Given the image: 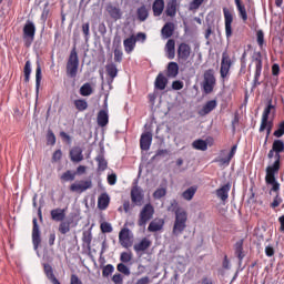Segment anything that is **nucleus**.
I'll return each mask as SVG.
<instances>
[{
    "mask_svg": "<svg viewBox=\"0 0 284 284\" xmlns=\"http://www.w3.org/2000/svg\"><path fill=\"white\" fill-rule=\"evenodd\" d=\"M175 220L173 223L172 234L173 236H181L187 230V211L183 207H178L174 211Z\"/></svg>",
    "mask_w": 284,
    "mask_h": 284,
    "instance_id": "f257e3e1",
    "label": "nucleus"
},
{
    "mask_svg": "<svg viewBox=\"0 0 284 284\" xmlns=\"http://www.w3.org/2000/svg\"><path fill=\"white\" fill-rule=\"evenodd\" d=\"M278 170H281L278 162H274L273 165L266 168L265 183L272 185L271 192H281V184L276 181Z\"/></svg>",
    "mask_w": 284,
    "mask_h": 284,
    "instance_id": "f03ea898",
    "label": "nucleus"
},
{
    "mask_svg": "<svg viewBox=\"0 0 284 284\" xmlns=\"http://www.w3.org/2000/svg\"><path fill=\"white\" fill-rule=\"evenodd\" d=\"M77 74H79V53L77 47H73L67 61V77L77 79Z\"/></svg>",
    "mask_w": 284,
    "mask_h": 284,
    "instance_id": "7ed1b4c3",
    "label": "nucleus"
},
{
    "mask_svg": "<svg viewBox=\"0 0 284 284\" xmlns=\"http://www.w3.org/2000/svg\"><path fill=\"white\" fill-rule=\"evenodd\" d=\"M216 87V77L214 75V69L204 71L202 88L205 94H212Z\"/></svg>",
    "mask_w": 284,
    "mask_h": 284,
    "instance_id": "20e7f679",
    "label": "nucleus"
},
{
    "mask_svg": "<svg viewBox=\"0 0 284 284\" xmlns=\"http://www.w3.org/2000/svg\"><path fill=\"white\" fill-rule=\"evenodd\" d=\"M232 65H234V60L230 55V52H227V50L223 51L220 67V77L223 79V81L230 77V70H232Z\"/></svg>",
    "mask_w": 284,
    "mask_h": 284,
    "instance_id": "39448f33",
    "label": "nucleus"
},
{
    "mask_svg": "<svg viewBox=\"0 0 284 284\" xmlns=\"http://www.w3.org/2000/svg\"><path fill=\"white\" fill-rule=\"evenodd\" d=\"M153 216H154V206H152V204L150 203L145 204L140 212L138 225L140 227L148 225V222L152 221Z\"/></svg>",
    "mask_w": 284,
    "mask_h": 284,
    "instance_id": "423d86ee",
    "label": "nucleus"
},
{
    "mask_svg": "<svg viewBox=\"0 0 284 284\" xmlns=\"http://www.w3.org/2000/svg\"><path fill=\"white\" fill-rule=\"evenodd\" d=\"M253 61L255 63V74H254L253 83L256 88L261 85V81L258 80L261 79V73L263 72V54L261 53V51L255 52L253 54Z\"/></svg>",
    "mask_w": 284,
    "mask_h": 284,
    "instance_id": "0eeeda50",
    "label": "nucleus"
},
{
    "mask_svg": "<svg viewBox=\"0 0 284 284\" xmlns=\"http://www.w3.org/2000/svg\"><path fill=\"white\" fill-rule=\"evenodd\" d=\"M223 16H224L225 37L226 39H232V34H233L232 23H234V13L227 7H224Z\"/></svg>",
    "mask_w": 284,
    "mask_h": 284,
    "instance_id": "6e6552de",
    "label": "nucleus"
},
{
    "mask_svg": "<svg viewBox=\"0 0 284 284\" xmlns=\"http://www.w3.org/2000/svg\"><path fill=\"white\" fill-rule=\"evenodd\" d=\"M70 192H77L78 194H83L88 190H92V180H80L72 183L69 187Z\"/></svg>",
    "mask_w": 284,
    "mask_h": 284,
    "instance_id": "1a4fd4ad",
    "label": "nucleus"
},
{
    "mask_svg": "<svg viewBox=\"0 0 284 284\" xmlns=\"http://www.w3.org/2000/svg\"><path fill=\"white\" fill-rule=\"evenodd\" d=\"M145 199V194L143 193V189L141 186L135 185L131 189V202L133 205L141 207L143 205V201Z\"/></svg>",
    "mask_w": 284,
    "mask_h": 284,
    "instance_id": "9d476101",
    "label": "nucleus"
},
{
    "mask_svg": "<svg viewBox=\"0 0 284 284\" xmlns=\"http://www.w3.org/2000/svg\"><path fill=\"white\" fill-rule=\"evenodd\" d=\"M22 32L24 41H29L30 45V43L34 41V36L37 34V27L34 26V22L28 20L22 29Z\"/></svg>",
    "mask_w": 284,
    "mask_h": 284,
    "instance_id": "9b49d317",
    "label": "nucleus"
},
{
    "mask_svg": "<svg viewBox=\"0 0 284 284\" xmlns=\"http://www.w3.org/2000/svg\"><path fill=\"white\" fill-rule=\"evenodd\" d=\"M179 12V0H169L164 7V17L174 19Z\"/></svg>",
    "mask_w": 284,
    "mask_h": 284,
    "instance_id": "f8f14e48",
    "label": "nucleus"
},
{
    "mask_svg": "<svg viewBox=\"0 0 284 284\" xmlns=\"http://www.w3.org/2000/svg\"><path fill=\"white\" fill-rule=\"evenodd\" d=\"M119 241L122 247H132V236H130V229L124 227L120 231Z\"/></svg>",
    "mask_w": 284,
    "mask_h": 284,
    "instance_id": "ddd939ff",
    "label": "nucleus"
},
{
    "mask_svg": "<svg viewBox=\"0 0 284 284\" xmlns=\"http://www.w3.org/2000/svg\"><path fill=\"white\" fill-rule=\"evenodd\" d=\"M32 243L34 250H39V245H41V231L39 230V223L37 222V217L32 220Z\"/></svg>",
    "mask_w": 284,
    "mask_h": 284,
    "instance_id": "4468645a",
    "label": "nucleus"
},
{
    "mask_svg": "<svg viewBox=\"0 0 284 284\" xmlns=\"http://www.w3.org/2000/svg\"><path fill=\"white\" fill-rule=\"evenodd\" d=\"M68 207L61 209L57 207L50 211L51 221H54V223H61L62 221H65Z\"/></svg>",
    "mask_w": 284,
    "mask_h": 284,
    "instance_id": "2eb2a0df",
    "label": "nucleus"
},
{
    "mask_svg": "<svg viewBox=\"0 0 284 284\" xmlns=\"http://www.w3.org/2000/svg\"><path fill=\"white\" fill-rule=\"evenodd\" d=\"M190 54H192V48L190 44L182 42L178 48V59H180V61H187Z\"/></svg>",
    "mask_w": 284,
    "mask_h": 284,
    "instance_id": "dca6fc26",
    "label": "nucleus"
},
{
    "mask_svg": "<svg viewBox=\"0 0 284 284\" xmlns=\"http://www.w3.org/2000/svg\"><path fill=\"white\" fill-rule=\"evenodd\" d=\"M152 145V132L148 131L141 134L140 138V148L144 152H148Z\"/></svg>",
    "mask_w": 284,
    "mask_h": 284,
    "instance_id": "f3484780",
    "label": "nucleus"
},
{
    "mask_svg": "<svg viewBox=\"0 0 284 284\" xmlns=\"http://www.w3.org/2000/svg\"><path fill=\"white\" fill-rule=\"evenodd\" d=\"M105 70H106V74L109 77L108 83H109V85H112V83H114V79H116V77H119V69L116 68L114 62H111L105 65Z\"/></svg>",
    "mask_w": 284,
    "mask_h": 284,
    "instance_id": "a211bd4d",
    "label": "nucleus"
},
{
    "mask_svg": "<svg viewBox=\"0 0 284 284\" xmlns=\"http://www.w3.org/2000/svg\"><path fill=\"white\" fill-rule=\"evenodd\" d=\"M106 12L109 17L113 19V21H119L121 17H123V11H121V8L113 4L106 6Z\"/></svg>",
    "mask_w": 284,
    "mask_h": 284,
    "instance_id": "6ab92c4d",
    "label": "nucleus"
},
{
    "mask_svg": "<svg viewBox=\"0 0 284 284\" xmlns=\"http://www.w3.org/2000/svg\"><path fill=\"white\" fill-rule=\"evenodd\" d=\"M153 17H161L165 12V0H154L152 3Z\"/></svg>",
    "mask_w": 284,
    "mask_h": 284,
    "instance_id": "aec40b11",
    "label": "nucleus"
},
{
    "mask_svg": "<svg viewBox=\"0 0 284 284\" xmlns=\"http://www.w3.org/2000/svg\"><path fill=\"white\" fill-rule=\"evenodd\" d=\"M165 75L168 77V79H176V77H179V63L169 62Z\"/></svg>",
    "mask_w": 284,
    "mask_h": 284,
    "instance_id": "412c9836",
    "label": "nucleus"
},
{
    "mask_svg": "<svg viewBox=\"0 0 284 284\" xmlns=\"http://www.w3.org/2000/svg\"><path fill=\"white\" fill-rule=\"evenodd\" d=\"M174 30H176V26L174 24V22H166L161 29V34L163 39H170V37L174 34Z\"/></svg>",
    "mask_w": 284,
    "mask_h": 284,
    "instance_id": "4be33fe9",
    "label": "nucleus"
},
{
    "mask_svg": "<svg viewBox=\"0 0 284 284\" xmlns=\"http://www.w3.org/2000/svg\"><path fill=\"white\" fill-rule=\"evenodd\" d=\"M231 189H232V185H230V183L224 184L222 187L217 189L215 191L217 199H221V201H227V199L230 197Z\"/></svg>",
    "mask_w": 284,
    "mask_h": 284,
    "instance_id": "5701e85b",
    "label": "nucleus"
},
{
    "mask_svg": "<svg viewBox=\"0 0 284 284\" xmlns=\"http://www.w3.org/2000/svg\"><path fill=\"white\" fill-rule=\"evenodd\" d=\"M70 159L73 163H81V161H83V150L79 146H74L70 151Z\"/></svg>",
    "mask_w": 284,
    "mask_h": 284,
    "instance_id": "b1692460",
    "label": "nucleus"
},
{
    "mask_svg": "<svg viewBox=\"0 0 284 284\" xmlns=\"http://www.w3.org/2000/svg\"><path fill=\"white\" fill-rule=\"evenodd\" d=\"M236 10L239 12L240 19H242L243 23H247V9L245 8V4H243V1L241 0H234Z\"/></svg>",
    "mask_w": 284,
    "mask_h": 284,
    "instance_id": "393cba45",
    "label": "nucleus"
},
{
    "mask_svg": "<svg viewBox=\"0 0 284 284\" xmlns=\"http://www.w3.org/2000/svg\"><path fill=\"white\" fill-rule=\"evenodd\" d=\"M123 45L126 54H131V52H134V49L136 48V40L134 39V34L124 39Z\"/></svg>",
    "mask_w": 284,
    "mask_h": 284,
    "instance_id": "a878e982",
    "label": "nucleus"
},
{
    "mask_svg": "<svg viewBox=\"0 0 284 284\" xmlns=\"http://www.w3.org/2000/svg\"><path fill=\"white\" fill-rule=\"evenodd\" d=\"M152 246V241L148 240V237L142 239L139 243L134 244L133 250L134 252H145L149 247Z\"/></svg>",
    "mask_w": 284,
    "mask_h": 284,
    "instance_id": "bb28decb",
    "label": "nucleus"
},
{
    "mask_svg": "<svg viewBox=\"0 0 284 284\" xmlns=\"http://www.w3.org/2000/svg\"><path fill=\"white\" fill-rule=\"evenodd\" d=\"M43 270L47 278H49L52 284H61V282H59L57 276H54V268H52V265L44 264Z\"/></svg>",
    "mask_w": 284,
    "mask_h": 284,
    "instance_id": "cd10ccee",
    "label": "nucleus"
},
{
    "mask_svg": "<svg viewBox=\"0 0 284 284\" xmlns=\"http://www.w3.org/2000/svg\"><path fill=\"white\" fill-rule=\"evenodd\" d=\"M97 121H98V125L100 128H105V125H108V123H110V115L108 114V111L100 110L98 112Z\"/></svg>",
    "mask_w": 284,
    "mask_h": 284,
    "instance_id": "c85d7f7f",
    "label": "nucleus"
},
{
    "mask_svg": "<svg viewBox=\"0 0 284 284\" xmlns=\"http://www.w3.org/2000/svg\"><path fill=\"white\" fill-rule=\"evenodd\" d=\"M154 85L156 90H165V88H168V78L165 77V74H163V72H160L156 75Z\"/></svg>",
    "mask_w": 284,
    "mask_h": 284,
    "instance_id": "c756f323",
    "label": "nucleus"
},
{
    "mask_svg": "<svg viewBox=\"0 0 284 284\" xmlns=\"http://www.w3.org/2000/svg\"><path fill=\"white\" fill-rule=\"evenodd\" d=\"M273 128H274V122L266 120V123L263 124V121H261L258 132H264L266 130L265 143H267V139H270V134H272Z\"/></svg>",
    "mask_w": 284,
    "mask_h": 284,
    "instance_id": "7c9ffc66",
    "label": "nucleus"
},
{
    "mask_svg": "<svg viewBox=\"0 0 284 284\" xmlns=\"http://www.w3.org/2000/svg\"><path fill=\"white\" fill-rule=\"evenodd\" d=\"M219 105V102H216V100H211V101H207L202 110H201V114L203 116H205L206 114H210V112H213V110H216V106Z\"/></svg>",
    "mask_w": 284,
    "mask_h": 284,
    "instance_id": "2f4dec72",
    "label": "nucleus"
},
{
    "mask_svg": "<svg viewBox=\"0 0 284 284\" xmlns=\"http://www.w3.org/2000/svg\"><path fill=\"white\" fill-rule=\"evenodd\" d=\"M237 145L234 144L232 148H231V151L229 153V155L226 158H221L219 160H216L219 163H221V165H230L232 159H234V155L236 154V150H237Z\"/></svg>",
    "mask_w": 284,
    "mask_h": 284,
    "instance_id": "473e14b6",
    "label": "nucleus"
},
{
    "mask_svg": "<svg viewBox=\"0 0 284 284\" xmlns=\"http://www.w3.org/2000/svg\"><path fill=\"white\" fill-rule=\"evenodd\" d=\"M109 205H110V195H108V193H102L98 197V207H99V210H108Z\"/></svg>",
    "mask_w": 284,
    "mask_h": 284,
    "instance_id": "72a5a7b5",
    "label": "nucleus"
},
{
    "mask_svg": "<svg viewBox=\"0 0 284 284\" xmlns=\"http://www.w3.org/2000/svg\"><path fill=\"white\" fill-rule=\"evenodd\" d=\"M235 256L239 258L240 263L245 258V253L243 252V240H240L234 245Z\"/></svg>",
    "mask_w": 284,
    "mask_h": 284,
    "instance_id": "f704fd0d",
    "label": "nucleus"
},
{
    "mask_svg": "<svg viewBox=\"0 0 284 284\" xmlns=\"http://www.w3.org/2000/svg\"><path fill=\"white\" fill-rule=\"evenodd\" d=\"M163 225H165L163 220H154L149 224L148 230L149 232H161Z\"/></svg>",
    "mask_w": 284,
    "mask_h": 284,
    "instance_id": "c9c22d12",
    "label": "nucleus"
},
{
    "mask_svg": "<svg viewBox=\"0 0 284 284\" xmlns=\"http://www.w3.org/2000/svg\"><path fill=\"white\" fill-rule=\"evenodd\" d=\"M41 79H43L41 73V63L38 61L36 68V94H39V88H41Z\"/></svg>",
    "mask_w": 284,
    "mask_h": 284,
    "instance_id": "e433bc0d",
    "label": "nucleus"
},
{
    "mask_svg": "<svg viewBox=\"0 0 284 284\" xmlns=\"http://www.w3.org/2000/svg\"><path fill=\"white\" fill-rule=\"evenodd\" d=\"M138 21H148V17H150V10L145 6L138 8L136 10Z\"/></svg>",
    "mask_w": 284,
    "mask_h": 284,
    "instance_id": "4c0bfd02",
    "label": "nucleus"
},
{
    "mask_svg": "<svg viewBox=\"0 0 284 284\" xmlns=\"http://www.w3.org/2000/svg\"><path fill=\"white\" fill-rule=\"evenodd\" d=\"M272 110H274V105L272 104V100H270L267 106L264 109V111L262 113L261 121H263V125H265L267 123V121H270V114H271Z\"/></svg>",
    "mask_w": 284,
    "mask_h": 284,
    "instance_id": "58836bf2",
    "label": "nucleus"
},
{
    "mask_svg": "<svg viewBox=\"0 0 284 284\" xmlns=\"http://www.w3.org/2000/svg\"><path fill=\"white\" fill-rule=\"evenodd\" d=\"M95 161L98 163V171L99 172H105V170H108V161L105 160V158L103 156V154H99L95 158Z\"/></svg>",
    "mask_w": 284,
    "mask_h": 284,
    "instance_id": "ea45409f",
    "label": "nucleus"
},
{
    "mask_svg": "<svg viewBox=\"0 0 284 284\" xmlns=\"http://www.w3.org/2000/svg\"><path fill=\"white\" fill-rule=\"evenodd\" d=\"M73 105L78 112H85V110H88V101H85V99L74 100Z\"/></svg>",
    "mask_w": 284,
    "mask_h": 284,
    "instance_id": "a19ab883",
    "label": "nucleus"
},
{
    "mask_svg": "<svg viewBox=\"0 0 284 284\" xmlns=\"http://www.w3.org/2000/svg\"><path fill=\"white\" fill-rule=\"evenodd\" d=\"M61 181L68 183L70 181H74L77 179V171L68 170L60 176Z\"/></svg>",
    "mask_w": 284,
    "mask_h": 284,
    "instance_id": "79ce46f5",
    "label": "nucleus"
},
{
    "mask_svg": "<svg viewBox=\"0 0 284 284\" xmlns=\"http://www.w3.org/2000/svg\"><path fill=\"white\" fill-rule=\"evenodd\" d=\"M82 243L85 245L88 250H91L92 247V232L84 231L82 233Z\"/></svg>",
    "mask_w": 284,
    "mask_h": 284,
    "instance_id": "37998d69",
    "label": "nucleus"
},
{
    "mask_svg": "<svg viewBox=\"0 0 284 284\" xmlns=\"http://www.w3.org/2000/svg\"><path fill=\"white\" fill-rule=\"evenodd\" d=\"M196 186H190L182 193V197L184 201H192L194 199V194H196Z\"/></svg>",
    "mask_w": 284,
    "mask_h": 284,
    "instance_id": "c03bdc74",
    "label": "nucleus"
},
{
    "mask_svg": "<svg viewBox=\"0 0 284 284\" xmlns=\"http://www.w3.org/2000/svg\"><path fill=\"white\" fill-rule=\"evenodd\" d=\"M24 83H30V74H32V63L28 60L23 68Z\"/></svg>",
    "mask_w": 284,
    "mask_h": 284,
    "instance_id": "a18cd8bd",
    "label": "nucleus"
},
{
    "mask_svg": "<svg viewBox=\"0 0 284 284\" xmlns=\"http://www.w3.org/2000/svg\"><path fill=\"white\" fill-rule=\"evenodd\" d=\"M194 150H201V152H205L207 150V142L205 140H195L192 143Z\"/></svg>",
    "mask_w": 284,
    "mask_h": 284,
    "instance_id": "49530a36",
    "label": "nucleus"
},
{
    "mask_svg": "<svg viewBox=\"0 0 284 284\" xmlns=\"http://www.w3.org/2000/svg\"><path fill=\"white\" fill-rule=\"evenodd\" d=\"M70 225H72L71 221L62 220L59 224L58 232H60V234H68V232H70Z\"/></svg>",
    "mask_w": 284,
    "mask_h": 284,
    "instance_id": "de8ad7c7",
    "label": "nucleus"
},
{
    "mask_svg": "<svg viewBox=\"0 0 284 284\" xmlns=\"http://www.w3.org/2000/svg\"><path fill=\"white\" fill-rule=\"evenodd\" d=\"M93 90H92V85L90 83H84L81 88H80V94L81 97H90L92 94Z\"/></svg>",
    "mask_w": 284,
    "mask_h": 284,
    "instance_id": "09e8293b",
    "label": "nucleus"
},
{
    "mask_svg": "<svg viewBox=\"0 0 284 284\" xmlns=\"http://www.w3.org/2000/svg\"><path fill=\"white\" fill-rule=\"evenodd\" d=\"M273 151H275V154H281V152H284V142L283 140H275L272 145Z\"/></svg>",
    "mask_w": 284,
    "mask_h": 284,
    "instance_id": "8fccbe9b",
    "label": "nucleus"
},
{
    "mask_svg": "<svg viewBox=\"0 0 284 284\" xmlns=\"http://www.w3.org/2000/svg\"><path fill=\"white\" fill-rule=\"evenodd\" d=\"M256 41L257 45L261 48V50H263V45H265V33L263 32V30H258L256 32Z\"/></svg>",
    "mask_w": 284,
    "mask_h": 284,
    "instance_id": "3c124183",
    "label": "nucleus"
},
{
    "mask_svg": "<svg viewBox=\"0 0 284 284\" xmlns=\"http://www.w3.org/2000/svg\"><path fill=\"white\" fill-rule=\"evenodd\" d=\"M113 273H114V265L108 264V265L103 266L102 276L104 278H108V276L112 275Z\"/></svg>",
    "mask_w": 284,
    "mask_h": 284,
    "instance_id": "603ef678",
    "label": "nucleus"
},
{
    "mask_svg": "<svg viewBox=\"0 0 284 284\" xmlns=\"http://www.w3.org/2000/svg\"><path fill=\"white\" fill-rule=\"evenodd\" d=\"M47 144L48 145L57 144V135H54V132H52V130H49L47 133Z\"/></svg>",
    "mask_w": 284,
    "mask_h": 284,
    "instance_id": "864d4df0",
    "label": "nucleus"
},
{
    "mask_svg": "<svg viewBox=\"0 0 284 284\" xmlns=\"http://www.w3.org/2000/svg\"><path fill=\"white\" fill-rule=\"evenodd\" d=\"M278 192L280 191L275 192L276 195H275L273 202L271 203V207L273 210H276V207H278V205H281V203H283V199L281 197V194Z\"/></svg>",
    "mask_w": 284,
    "mask_h": 284,
    "instance_id": "5fc2aeb1",
    "label": "nucleus"
},
{
    "mask_svg": "<svg viewBox=\"0 0 284 284\" xmlns=\"http://www.w3.org/2000/svg\"><path fill=\"white\" fill-rule=\"evenodd\" d=\"M284 135V121L280 122L277 130L274 131L273 136L281 139Z\"/></svg>",
    "mask_w": 284,
    "mask_h": 284,
    "instance_id": "6e6d98bb",
    "label": "nucleus"
},
{
    "mask_svg": "<svg viewBox=\"0 0 284 284\" xmlns=\"http://www.w3.org/2000/svg\"><path fill=\"white\" fill-rule=\"evenodd\" d=\"M116 270L121 274H124V276H130V268L125 264L123 263L118 264Z\"/></svg>",
    "mask_w": 284,
    "mask_h": 284,
    "instance_id": "4d7b16f0",
    "label": "nucleus"
},
{
    "mask_svg": "<svg viewBox=\"0 0 284 284\" xmlns=\"http://www.w3.org/2000/svg\"><path fill=\"white\" fill-rule=\"evenodd\" d=\"M100 230L103 234H110V232H112V224L103 222L100 225Z\"/></svg>",
    "mask_w": 284,
    "mask_h": 284,
    "instance_id": "13d9d810",
    "label": "nucleus"
},
{
    "mask_svg": "<svg viewBox=\"0 0 284 284\" xmlns=\"http://www.w3.org/2000/svg\"><path fill=\"white\" fill-rule=\"evenodd\" d=\"M114 61L115 63H121V61H123V51L119 48L114 49Z\"/></svg>",
    "mask_w": 284,
    "mask_h": 284,
    "instance_id": "bf43d9fd",
    "label": "nucleus"
},
{
    "mask_svg": "<svg viewBox=\"0 0 284 284\" xmlns=\"http://www.w3.org/2000/svg\"><path fill=\"white\" fill-rule=\"evenodd\" d=\"M63 158V152H61V149H58L55 152H53L52 155V163H59V161Z\"/></svg>",
    "mask_w": 284,
    "mask_h": 284,
    "instance_id": "052dcab7",
    "label": "nucleus"
},
{
    "mask_svg": "<svg viewBox=\"0 0 284 284\" xmlns=\"http://www.w3.org/2000/svg\"><path fill=\"white\" fill-rule=\"evenodd\" d=\"M120 261L122 263H130L132 261V254L128 253V252H123L120 255Z\"/></svg>",
    "mask_w": 284,
    "mask_h": 284,
    "instance_id": "680f3d73",
    "label": "nucleus"
},
{
    "mask_svg": "<svg viewBox=\"0 0 284 284\" xmlns=\"http://www.w3.org/2000/svg\"><path fill=\"white\" fill-rule=\"evenodd\" d=\"M168 194V191L165 189H158L154 193H153V197L154 199H163V196H165Z\"/></svg>",
    "mask_w": 284,
    "mask_h": 284,
    "instance_id": "e2e57ef3",
    "label": "nucleus"
},
{
    "mask_svg": "<svg viewBox=\"0 0 284 284\" xmlns=\"http://www.w3.org/2000/svg\"><path fill=\"white\" fill-rule=\"evenodd\" d=\"M148 39V36L144 32H139L136 36H134L135 43L136 41H141V43H145V40Z\"/></svg>",
    "mask_w": 284,
    "mask_h": 284,
    "instance_id": "0e129e2a",
    "label": "nucleus"
},
{
    "mask_svg": "<svg viewBox=\"0 0 284 284\" xmlns=\"http://www.w3.org/2000/svg\"><path fill=\"white\" fill-rule=\"evenodd\" d=\"M183 81L175 80L172 82V90H183Z\"/></svg>",
    "mask_w": 284,
    "mask_h": 284,
    "instance_id": "69168bd1",
    "label": "nucleus"
},
{
    "mask_svg": "<svg viewBox=\"0 0 284 284\" xmlns=\"http://www.w3.org/2000/svg\"><path fill=\"white\" fill-rule=\"evenodd\" d=\"M106 181L109 185H116V173L108 175Z\"/></svg>",
    "mask_w": 284,
    "mask_h": 284,
    "instance_id": "338daca9",
    "label": "nucleus"
},
{
    "mask_svg": "<svg viewBox=\"0 0 284 284\" xmlns=\"http://www.w3.org/2000/svg\"><path fill=\"white\" fill-rule=\"evenodd\" d=\"M112 281H113L114 284H123V275H121L119 273L114 274L112 276Z\"/></svg>",
    "mask_w": 284,
    "mask_h": 284,
    "instance_id": "774afa93",
    "label": "nucleus"
}]
</instances>
